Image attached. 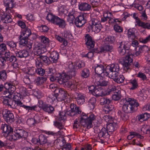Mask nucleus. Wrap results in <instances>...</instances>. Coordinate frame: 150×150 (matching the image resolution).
I'll list each match as a JSON object with an SVG mask.
<instances>
[{
    "instance_id": "obj_1",
    "label": "nucleus",
    "mask_w": 150,
    "mask_h": 150,
    "mask_svg": "<svg viewBox=\"0 0 150 150\" xmlns=\"http://www.w3.org/2000/svg\"><path fill=\"white\" fill-rule=\"evenodd\" d=\"M120 103L123 105V110L126 113L133 112L135 108L139 106V103L134 99L128 97L122 99Z\"/></svg>"
},
{
    "instance_id": "obj_2",
    "label": "nucleus",
    "mask_w": 150,
    "mask_h": 150,
    "mask_svg": "<svg viewBox=\"0 0 150 150\" xmlns=\"http://www.w3.org/2000/svg\"><path fill=\"white\" fill-rule=\"evenodd\" d=\"M96 119V116L93 113L86 114L83 112L81 115L79 122L82 125L89 129L92 127V122Z\"/></svg>"
},
{
    "instance_id": "obj_3",
    "label": "nucleus",
    "mask_w": 150,
    "mask_h": 150,
    "mask_svg": "<svg viewBox=\"0 0 150 150\" xmlns=\"http://www.w3.org/2000/svg\"><path fill=\"white\" fill-rule=\"evenodd\" d=\"M27 134V133L23 130L18 129L14 132H10L7 134V137L9 140L13 141L22 137L25 138Z\"/></svg>"
},
{
    "instance_id": "obj_4",
    "label": "nucleus",
    "mask_w": 150,
    "mask_h": 150,
    "mask_svg": "<svg viewBox=\"0 0 150 150\" xmlns=\"http://www.w3.org/2000/svg\"><path fill=\"white\" fill-rule=\"evenodd\" d=\"M119 67L117 64H112L110 65L107 66L105 69L106 76L110 77L114 75H117L119 73Z\"/></svg>"
},
{
    "instance_id": "obj_5",
    "label": "nucleus",
    "mask_w": 150,
    "mask_h": 150,
    "mask_svg": "<svg viewBox=\"0 0 150 150\" xmlns=\"http://www.w3.org/2000/svg\"><path fill=\"white\" fill-rule=\"evenodd\" d=\"M133 55L131 52H128L123 59V67L124 70L127 71L130 68V67L133 62Z\"/></svg>"
},
{
    "instance_id": "obj_6",
    "label": "nucleus",
    "mask_w": 150,
    "mask_h": 150,
    "mask_svg": "<svg viewBox=\"0 0 150 150\" xmlns=\"http://www.w3.org/2000/svg\"><path fill=\"white\" fill-rule=\"evenodd\" d=\"M149 51H150V49L148 46L146 45H141L136 48L135 50L132 54L133 56L140 57L141 56L142 54L144 52H148Z\"/></svg>"
},
{
    "instance_id": "obj_7",
    "label": "nucleus",
    "mask_w": 150,
    "mask_h": 150,
    "mask_svg": "<svg viewBox=\"0 0 150 150\" xmlns=\"http://www.w3.org/2000/svg\"><path fill=\"white\" fill-rule=\"evenodd\" d=\"M10 53L7 50L1 52V68H4L6 66V62L10 57Z\"/></svg>"
},
{
    "instance_id": "obj_8",
    "label": "nucleus",
    "mask_w": 150,
    "mask_h": 150,
    "mask_svg": "<svg viewBox=\"0 0 150 150\" xmlns=\"http://www.w3.org/2000/svg\"><path fill=\"white\" fill-rule=\"evenodd\" d=\"M104 68L102 64H97V66L95 68V72L98 75L97 77V79H99L101 78L103 76L105 77V73H104L105 69L104 70Z\"/></svg>"
},
{
    "instance_id": "obj_9",
    "label": "nucleus",
    "mask_w": 150,
    "mask_h": 150,
    "mask_svg": "<svg viewBox=\"0 0 150 150\" xmlns=\"http://www.w3.org/2000/svg\"><path fill=\"white\" fill-rule=\"evenodd\" d=\"M120 45L118 48V50L121 55H124L126 52V50L129 47V42L127 41H123L121 42Z\"/></svg>"
},
{
    "instance_id": "obj_10",
    "label": "nucleus",
    "mask_w": 150,
    "mask_h": 150,
    "mask_svg": "<svg viewBox=\"0 0 150 150\" xmlns=\"http://www.w3.org/2000/svg\"><path fill=\"white\" fill-rule=\"evenodd\" d=\"M3 117L7 122H13L14 118L13 114L7 109L4 110L2 112Z\"/></svg>"
},
{
    "instance_id": "obj_11",
    "label": "nucleus",
    "mask_w": 150,
    "mask_h": 150,
    "mask_svg": "<svg viewBox=\"0 0 150 150\" xmlns=\"http://www.w3.org/2000/svg\"><path fill=\"white\" fill-rule=\"evenodd\" d=\"M55 91L59 92L58 94V101H60L67 98L68 94L67 91L63 88H58L55 89Z\"/></svg>"
},
{
    "instance_id": "obj_12",
    "label": "nucleus",
    "mask_w": 150,
    "mask_h": 150,
    "mask_svg": "<svg viewBox=\"0 0 150 150\" xmlns=\"http://www.w3.org/2000/svg\"><path fill=\"white\" fill-rule=\"evenodd\" d=\"M17 84V82L16 81H14L12 83H6L4 84V88L8 89L10 94H11L14 93L16 89L15 85Z\"/></svg>"
},
{
    "instance_id": "obj_13",
    "label": "nucleus",
    "mask_w": 150,
    "mask_h": 150,
    "mask_svg": "<svg viewBox=\"0 0 150 150\" xmlns=\"http://www.w3.org/2000/svg\"><path fill=\"white\" fill-rule=\"evenodd\" d=\"M14 0H4V6L6 7V12L9 13V11L13 12V10L12 8L14 6Z\"/></svg>"
},
{
    "instance_id": "obj_14",
    "label": "nucleus",
    "mask_w": 150,
    "mask_h": 150,
    "mask_svg": "<svg viewBox=\"0 0 150 150\" xmlns=\"http://www.w3.org/2000/svg\"><path fill=\"white\" fill-rule=\"evenodd\" d=\"M91 22L93 26V31L96 33L99 32L102 28L100 22L97 19L94 18L92 19Z\"/></svg>"
},
{
    "instance_id": "obj_15",
    "label": "nucleus",
    "mask_w": 150,
    "mask_h": 150,
    "mask_svg": "<svg viewBox=\"0 0 150 150\" xmlns=\"http://www.w3.org/2000/svg\"><path fill=\"white\" fill-rule=\"evenodd\" d=\"M86 20L84 18V15H81L75 18L74 23L76 25L79 27L83 26L86 23Z\"/></svg>"
},
{
    "instance_id": "obj_16",
    "label": "nucleus",
    "mask_w": 150,
    "mask_h": 150,
    "mask_svg": "<svg viewBox=\"0 0 150 150\" xmlns=\"http://www.w3.org/2000/svg\"><path fill=\"white\" fill-rule=\"evenodd\" d=\"M4 105H7L8 107H10L13 108H16V101L13 100L11 98H4Z\"/></svg>"
},
{
    "instance_id": "obj_17",
    "label": "nucleus",
    "mask_w": 150,
    "mask_h": 150,
    "mask_svg": "<svg viewBox=\"0 0 150 150\" xmlns=\"http://www.w3.org/2000/svg\"><path fill=\"white\" fill-rule=\"evenodd\" d=\"M118 127L116 119H114L112 122H110L107 125V128L110 132H112L115 130Z\"/></svg>"
},
{
    "instance_id": "obj_18",
    "label": "nucleus",
    "mask_w": 150,
    "mask_h": 150,
    "mask_svg": "<svg viewBox=\"0 0 150 150\" xmlns=\"http://www.w3.org/2000/svg\"><path fill=\"white\" fill-rule=\"evenodd\" d=\"M19 39L20 40L19 44L20 45L25 46L29 49L32 48V43L30 41H28V39H25L23 37H21L20 36H19Z\"/></svg>"
},
{
    "instance_id": "obj_19",
    "label": "nucleus",
    "mask_w": 150,
    "mask_h": 150,
    "mask_svg": "<svg viewBox=\"0 0 150 150\" xmlns=\"http://www.w3.org/2000/svg\"><path fill=\"white\" fill-rule=\"evenodd\" d=\"M86 44L90 48H93L94 46L95 42L91 36L89 34L86 35L85 37Z\"/></svg>"
},
{
    "instance_id": "obj_20",
    "label": "nucleus",
    "mask_w": 150,
    "mask_h": 150,
    "mask_svg": "<svg viewBox=\"0 0 150 150\" xmlns=\"http://www.w3.org/2000/svg\"><path fill=\"white\" fill-rule=\"evenodd\" d=\"M79 9L82 11H88L91 8V6L86 2H80L78 5Z\"/></svg>"
},
{
    "instance_id": "obj_21",
    "label": "nucleus",
    "mask_w": 150,
    "mask_h": 150,
    "mask_svg": "<svg viewBox=\"0 0 150 150\" xmlns=\"http://www.w3.org/2000/svg\"><path fill=\"white\" fill-rule=\"evenodd\" d=\"M71 77V76H70L65 74H63L61 75L60 78L58 79V81L60 84L65 83V84Z\"/></svg>"
},
{
    "instance_id": "obj_22",
    "label": "nucleus",
    "mask_w": 150,
    "mask_h": 150,
    "mask_svg": "<svg viewBox=\"0 0 150 150\" xmlns=\"http://www.w3.org/2000/svg\"><path fill=\"white\" fill-rule=\"evenodd\" d=\"M70 108L71 112L67 113L69 115L72 116L75 115L77 113L78 114H80L81 113V111L79 110V108L76 107V106L74 104L71 105Z\"/></svg>"
},
{
    "instance_id": "obj_23",
    "label": "nucleus",
    "mask_w": 150,
    "mask_h": 150,
    "mask_svg": "<svg viewBox=\"0 0 150 150\" xmlns=\"http://www.w3.org/2000/svg\"><path fill=\"white\" fill-rule=\"evenodd\" d=\"M13 12H11L9 11V13H8L6 12V13H3V15L2 13H1L2 12L1 11V15H2V18L1 19H2L3 22L5 23H10L12 21V19L10 16L9 14L10 13H13Z\"/></svg>"
},
{
    "instance_id": "obj_24",
    "label": "nucleus",
    "mask_w": 150,
    "mask_h": 150,
    "mask_svg": "<svg viewBox=\"0 0 150 150\" xmlns=\"http://www.w3.org/2000/svg\"><path fill=\"white\" fill-rule=\"evenodd\" d=\"M75 98L78 104L82 105L85 101V97L81 93H76Z\"/></svg>"
},
{
    "instance_id": "obj_25",
    "label": "nucleus",
    "mask_w": 150,
    "mask_h": 150,
    "mask_svg": "<svg viewBox=\"0 0 150 150\" xmlns=\"http://www.w3.org/2000/svg\"><path fill=\"white\" fill-rule=\"evenodd\" d=\"M16 107L17 106L20 107H22L28 111L33 110H34L35 108L36 107V106H30L26 105L23 104V103H22L20 100H16Z\"/></svg>"
},
{
    "instance_id": "obj_26",
    "label": "nucleus",
    "mask_w": 150,
    "mask_h": 150,
    "mask_svg": "<svg viewBox=\"0 0 150 150\" xmlns=\"http://www.w3.org/2000/svg\"><path fill=\"white\" fill-rule=\"evenodd\" d=\"M31 34V30L28 28H26L22 30V32L20 36L21 37H23L25 39H28Z\"/></svg>"
},
{
    "instance_id": "obj_27",
    "label": "nucleus",
    "mask_w": 150,
    "mask_h": 150,
    "mask_svg": "<svg viewBox=\"0 0 150 150\" xmlns=\"http://www.w3.org/2000/svg\"><path fill=\"white\" fill-rule=\"evenodd\" d=\"M50 61L53 63H56L59 58V54L56 51H53L50 53Z\"/></svg>"
},
{
    "instance_id": "obj_28",
    "label": "nucleus",
    "mask_w": 150,
    "mask_h": 150,
    "mask_svg": "<svg viewBox=\"0 0 150 150\" xmlns=\"http://www.w3.org/2000/svg\"><path fill=\"white\" fill-rule=\"evenodd\" d=\"M113 79V80L115 82H116L118 83H122L124 80V77L122 75H119V73L117 75H114L113 76H112L111 77H110Z\"/></svg>"
},
{
    "instance_id": "obj_29",
    "label": "nucleus",
    "mask_w": 150,
    "mask_h": 150,
    "mask_svg": "<svg viewBox=\"0 0 150 150\" xmlns=\"http://www.w3.org/2000/svg\"><path fill=\"white\" fill-rule=\"evenodd\" d=\"M53 24L59 25V27L61 28L64 27L66 25V23L64 21L63 19H61L57 16L55 18V20Z\"/></svg>"
},
{
    "instance_id": "obj_30",
    "label": "nucleus",
    "mask_w": 150,
    "mask_h": 150,
    "mask_svg": "<svg viewBox=\"0 0 150 150\" xmlns=\"http://www.w3.org/2000/svg\"><path fill=\"white\" fill-rule=\"evenodd\" d=\"M95 83L97 85L102 86H105L108 85L109 84L108 81L101 79V78L99 79H97L96 80Z\"/></svg>"
},
{
    "instance_id": "obj_31",
    "label": "nucleus",
    "mask_w": 150,
    "mask_h": 150,
    "mask_svg": "<svg viewBox=\"0 0 150 150\" xmlns=\"http://www.w3.org/2000/svg\"><path fill=\"white\" fill-rule=\"evenodd\" d=\"M101 105H105V106L108 108H111V100L107 98H102L100 100Z\"/></svg>"
},
{
    "instance_id": "obj_32",
    "label": "nucleus",
    "mask_w": 150,
    "mask_h": 150,
    "mask_svg": "<svg viewBox=\"0 0 150 150\" xmlns=\"http://www.w3.org/2000/svg\"><path fill=\"white\" fill-rule=\"evenodd\" d=\"M1 129L2 130V133H6L7 134L13 131V129L11 127L5 124L1 125Z\"/></svg>"
},
{
    "instance_id": "obj_33",
    "label": "nucleus",
    "mask_w": 150,
    "mask_h": 150,
    "mask_svg": "<svg viewBox=\"0 0 150 150\" xmlns=\"http://www.w3.org/2000/svg\"><path fill=\"white\" fill-rule=\"evenodd\" d=\"M135 29L134 28L129 29L127 32V35L128 38L131 40H134L136 38L135 35Z\"/></svg>"
},
{
    "instance_id": "obj_34",
    "label": "nucleus",
    "mask_w": 150,
    "mask_h": 150,
    "mask_svg": "<svg viewBox=\"0 0 150 150\" xmlns=\"http://www.w3.org/2000/svg\"><path fill=\"white\" fill-rule=\"evenodd\" d=\"M135 137L139 138L140 139H142L144 138L143 136L135 132H130L129 135L127 136V137L128 139L130 140Z\"/></svg>"
},
{
    "instance_id": "obj_35",
    "label": "nucleus",
    "mask_w": 150,
    "mask_h": 150,
    "mask_svg": "<svg viewBox=\"0 0 150 150\" xmlns=\"http://www.w3.org/2000/svg\"><path fill=\"white\" fill-rule=\"evenodd\" d=\"M40 38L42 42L45 44V45H50V44H54V42L50 41L48 38L45 36H41L40 37Z\"/></svg>"
},
{
    "instance_id": "obj_36",
    "label": "nucleus",
    "mask_w": 150,
    "mask_h": 150,
    "mask_svg": "<svg viewBox=\"0 0 150 150\" xmlns=\"http://www.w3.org/2000/svg\"><path fill=\"white\" fill-rule=\"evenodd\" d=\"M16 54L17 57L20 58L26 57L29 56L28 52L24 50L18 52L16 53Z\"/></svg>"
},
{
    "instance_id": "obj_37",
    "label": "nucleus",
    "mask_w": 150,
    "mask_h": 150,
    "mask_svg": "<svg viewBox=\"0 0 150 150\" xmlns=\"http://www.w3.org/2000/svg\"><path fill=\"white\" fill-rule=\"evenodd\" d=\"M42 109L43 110L48 113H51L54 110L53 107L48 105H44L42 106Z\"/></svg>"
},
{
    "instance_id": "obj_38",
    "label": "nucleus",
    "mask_w": 150,
    "mask_h": 150,
    "mask_svg": "<svg viewBox=\"0 0 150 150\" xmlns=\"http://www.w3.org/2000/svg\"><path fill=\"white\" fill-rule=\"evenodd\" d=\"M112 15V14L110 12H104L103 17L101 18V21L104 22H105L108 19H110Z\"/></svg>"
},
{
    "instance_id": "obj_39",
    "label": "nucleus",
    "mask_w": 150,
    "mask_h": 150,
    "mask_svg": "<svg viewBox=\"0 0 150 150\" xmlns=\"http://www.w3.org/2000/svg\"><path fill=\"white\" fill-rule=\"evenodd\" d=\"M55 38L59 42L63 43L61 45V46H63L62 47H64V46H65L67 45V41L63 38L61 37L59 35H55Z\"/></svg>"
},
{
    "instance_id": "obj_40",
    "label": "nucleus",
    "mask_w": 150,
    "mask_h": 150,
    "mask_svg": "<svg viewBox=\"0 0 150 150\" xmlns=\"http://www.w3.org/2000/svg\"><path fill=\"white\" fill-rule=\"evenodd\" d=\"M75 11L72 10L70 11L67 16V20L70 23H72L75 19V17L74 14Z\"/></svg>"
},
{
    "instance_id": "obj_41",
    "label": "nucleus",
    "mask_w": 150,
    "mask_h": 150,
    "mask_svg": "<svg viewBox=\"0 0 150 150\" xmlns=\"http://www.w3.org/2000/svg\"><path fill=\"white\" fill-rule=\"evenodd\" d=\"M42 48L40 46H35L34 48L33 52L35 54L39 56V55L42 53Z\"/></svg>"
},
{
    "instance_id": "obj_42",
    "label": "nucleus",
    "mask_w": 150,
    "mask_h": 150,
    "mask_svg": "<svg viewBox=\"0 0 150 150\" xmlns=\"http://www.w3.org/2000/svg\"><path fill=\"white\" fill-rule=\"evenodd\" d=\"M47 80V78L44 77H38L35 79L36 83L40 84L44 83Z\"/></svg>"
},
{
    "instance_id": "obj_43",
    "label": "nucleus",
    "mask_w": 150,
    "mask_h": 150,
    "mask_svg": "<svg viewBox=\"0 0 150 150\" xmlns=\"http://www.w3.org/2000/svg\"><path fill=\"white\" fill-rule=\"evenodd\" d=\"M10 98H13V100L15 101L19 100L21 98V95L19 93L15 92L11 94L9 96Z\"/></svg>"
},
{
    "instance_id": "obj_44",
    "label": "nucleus",
    "mask_w": 150,
    "mask_h": 150,
    "mask_svg": "<svg viewBox=\"0 0 150 150\" xmlns=\"http://www.w3.org/2000/svg\"><path fill=\"white\" fill-rule=\"evenodd\" d=\"M126 113L119 111L118 112V114L120 116L121 119L125 121L128 118V116Z\"/></svg>"
},
{
    "instance_id": "obj_45",
    "label": "nucleus",
    "mask_w": 150,
    "mask_h": 150,
    "mask_svg": "<svg viewBox=\"0 0 150 150\" xmlns=\"http://www.w3.org/2000/svg\"><path fill=\"white\" fill-rule=\"evenodd\" d=\"M93 96H102V90L98 88V87H95L94 92H93Z\"/></svg>"
},
{
    "instance_id": "obj_46",
    "label": "nucleus",
    "mask_w": 150,
    "mask_h": 150,
    "mask_svg": "<svg viewBox=\"0 0 150 150\" xmlns=\"http://www.w3.org/2000/svg\"><path fill=\"white\" fill-rule=\"evenodd\" d=\"M96 102V98L94 97L92 98L89 100L88 105L91 109H93L95 106Z\"/></svg>"
},
{
    "instance_id": "obj_47",
    "label": "nucleus",
    "mask_w": 150,
    "mask_h": 150,
    "mask_svg": "<svg viewBox=\"0 0 150 150\" xmlns=\"http://www.w3.org/2000/svg\"><path fill=\"white\" fill-rule=\"evenodd\" d=\"M57 17L51 13H48L46 16V18L49 21L53 23Z\"/></svg>"
},
{
    "instance_id": "obj_48",
    "label": "nucleus",
    "mask_w": 150,
    "mask_h": 150,
    "mask_svg": "<svg viewBox=\"0 0 150 150\" xmlns=\"http://www.w3.org/2000/svg\"><path fill=\"white\" fill-rule=\"evenodd\" d=\"M38 57V60H40L44 64H48L49 59L45 56H39Z\"/></svg>"
},
{
    "instance_id": "obj_49",
    "label": "nucleus",
    "mask_w": 150,
    "mask_h": 150,
    "mask_svg": "<svg viewBox=\"0 0 150 150\" xmlns=\"http://www.w3.org/2000/svg\"><path fill=\"white\" fill-rule=\"evenodd\" d=\"M74 64L75 65L76 69L83 67L85 65L84 62L81 61H76L74 62Z\"/></svg>"
},
{
    "instance_id": "obj_50",
    "label": "nucleus",
    "mask_w": 150,
    "mask_h": 150,
    "mask_svg": "<svg viewBox=\"0 0 150 150\" xmlns=\"http://www.w3.org/2000/svg\"><path fill=\"white\" fill-rule=\"evenodd\" d=\"M150 117V115L147 113H145L139 116L138 118L139 120H142L143 121L147 120Z\"/></svg>"
},
{
    "instance_id": "obj_51",
    "label": "nucleus",
    "mask_w": 150,
    "mask_h": 150,
    "mask_svg": "<svg viewBox=\"0 0 150 150\" xmlns=\"http://www.w3.org/2000/svg\"><path fill=\"white\" fill-rule=\"evenodd\" d=\"M39 142L41 145L44 146L45 144L47 142V138H46L43 135H40L39 137Z\"/></svg>"
},
{
    "instance_id": "obj_52",
    "label": "nucleus",
    "mask_w": 150,
    "mask_h": 150,
    "mask_svg": "<svg viewBox=\"0 0 150 150\" xmlns=\"http://www.w3.org/2000/svg\"><path fill=\"white\" fill-rule=\"evenodd\" d=\"M59 14L66 15L68 13V11L66 9L64 6H61L59 8Z\"/></svg>"
},
{
    "instance_id": "obj_53",
    "label": "nucleus",
    "mask_w": 150,
    "mask_h": 150,
    "mask_svg": "<svg viewBox=\"0 0 150 150\" xmlns=\"http://www.w3.org/2000/svg\"><path fill=\"white\" fill-rule=\"evenodd\" d=\"M81 74L82 77L86 78L89 76L90 72L88 69H84L82 71Z\"/></svg>"
},
{
    "instance_id": "obj_54",
    "label": "nucleus",
    "mask_w": 150,
    "mask_h": 150,
    "mask_svg": "<svg viewBox=\"0 0 150 150\" xmlns=\"http://www.w3.org/2000/svg\"><path fill=\"white\" fill-rule=\"evenodd\" d=\"M58 98L56 96L52 94L48 98V100L51 103H52L54 102H56L58 101Z\"/></svg>"
},
{
    "instance_id": "obj_55",
    "label": "nucleus",
    "mask_w": 150,
    "mask_h": 150,
    "mask_svg": "<svg viewBox=\"0 0 150 150\" xmlns=\"http://www.w3.org/2000/svg\"><path fill=\"white\" fill-rule=\"evenodd\" d=\"M112 49V46L108 45H106L102 48L101 50L102 52H107L111 51Z\"/></svg>"
},
{
    "instance_id": "obj_56",
    "label": "nucleus",
    "mask_w": 150,
    "mask_h": 150,
    "mask_svg": "<svg viewBox=\"0 0 150 150\" xmlns=\"http://www.w3.org/2000/svg\"><path fill=\"white\" fill-rule=\"evenodd\" d=\"M39 122L38 121H36L35 119L30 118L27 120V123L30 126H33L35 123Z\"/></svg>"
},
{
    "instance_id": "obj_57",
    "label": "nucleus",
    "mask_w": 150,
    "mask_h": 150,
    "mask_svg": "<svg viewBox=\"0 0 150 150\" xmlns=\"http://www.w3.org/2000/svg\"><path fill=\"white\" fill-rule=\"evenodd\" d=\"M104 120L107 123H109L112 122L114 119H115L112 118L111 116L109 115H105L103 117Z\"/></svg>"
},
{
    "instance_id": "obj_58",
    "label": "nucleus",
    "mask_w": 150,
    "mask_h": 150,
    "mask_svg": "<svg viewBox=\"0 0 150 150\" xmlns=\"http://www.w3.org/2000/svg\"><path fill=\"white\" fill-rule=\"evenodd\" d=\"M150 41V35H148L145 38H142L139 39V41L143 44H146Z\"/></svg>"
},
{
    "instance_id": "obj_59",
    "label": "nucleus",
    "mask_w": 150,
    "mask_h": 150,
    "mask_svg": "<svg viewBox=\"0 0 150 150\" xmlns=\"http://www.w3.org/2000/svg\"><path fill=\"white\" fill-rule=\"evenodd\" d=\"M113 90V88L110 89H108L106 90H102V94H103L102 96L110 94Z\"/></svg>"
},
{
    "instance_id": "obj_60",
    "label": "nucleus",
    "mask_w": 150,
    "mask_h": 150,
    "mask_svg": "<svg viewBox=\"0 0 150 150\" xmlns=\"http://www.w3.org/2000/svg\"><path fill=\"white\" fill-rule=\"evenodd\" d=\"M130 83L132 85V87L130 88L132 90H133L136 88L138 86V84L137 81L135 79L131 80Z\"/></svg>"
},
{
    "instance_id": "obj_61",
    "label": "nucleus",
    "mask_w": 150,
    "mask_h": 150,
    "mask_svg": "<svg viewBox=\"0 0 150 150\" xmlns=\"http://www.w3.org/2000/svg\"><path fill=\"white\" fill-rule=\"evenodd\" d=\"M136 18L135 20V25L143 28L144 23L138 17H135Z\"/></svg>"
},
{
    "instance_id": "obj_62",
    "label": "nucleus",
    "mask_w": 150,
    "mask_h": 150,
    "mask_svg": "<svg viewBox=\"0 0 150 150\" xmlns=\"http://www.w3.org/2000/svg\"><path fill=\"white\" fill-rule=\"evenodd\" d=\"M36 71L34 67H29L28 69L27 72L28 74L32 75L34 74Z\"/></svg>"
},
{
    "instance_id": "obj_63",
    "label": "nucleus",
    "mask_w": 150,
    "mask_h": 150,
    "mask_svg": "<svg viewBox=\"0 0 150 150\" xmlns=\"http://www.w3.org/2000/svg\"><path fill=\"white\" fill-rule=\"evenodd\" d=\"M71 146L70 144L67 143L63 145L62 148V150H71Z\"/></svg>"
},
{
    "instance_id": "obj_64",
    "label": "nucleus",
    "mask_w": 150,
    "mask_h": 150,
    "mask_svg": "<svg viewBox=\"0 0 150 150\" xmlns=\"http://www.w3.org/2000/svg\"><path fill=\"white\" fill-rule=\"evenodd\" d=\"M114 29L117 32L121 33L123 31V28L120 26L117 25H115L114 27Z\"/></svg>"
}]
</instances>
